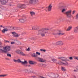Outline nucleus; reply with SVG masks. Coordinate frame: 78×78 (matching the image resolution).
<instances>
[{
	"label": "nucleus",
	"instance_id": "25",
	"mask_svg": "<svg viewBox=\"0 0 78 78\" xmlns=\"http://www.w3.org/2000/svg\"><path fill=\"white\" fill-rule=\"evenodd\" d=\"M6 76V75L5 74V75H0V77H4L5 76Z\"/></svg>",
	"mask_w": 78,
	"mask_h": 78
},
{
	"label": "nucleus",
	"instance_id": "42",
	"mask_svg": "<svg viewBox=\"0 0 78 78\" xmlns=\"http://www.w3.org/2000/svg\"><path fill=\"white\" fill-rule=\"evenodd\" d=\"M74 59H77V57L74 56L73 57Z\"/></svg>",
	"mask_w": 78,
	"mask_h": 78
},
{
	"label": "nucleus",
	"instance_id": "40",
	"mask_svg": "<svg viewBox=\"0 0 78 78\" xmlns=\"http://www.w3.org/2000/svg\"><path fill=\"white\" fill-rule=\"evenodd\" d=\"M15 44V42H11V44L12 45L13 44Z\"/></svg>",
	"mask_w": 78,
	"mask_h": 78
},
{
	"label": "nucleus",
	"instance_id": "27",
	"mask_svg": "<svg viewBox=\"0 0 78 78\" xmlns=\"http://www.w3.org/2000/svg\"><path fill=\"white\" fill-rule=\"evenodd\" d=\"M52 61H53V62H56L57 61V60L55 58L52 59Z\"/></svg>",
	"mask_w": 78,
	"mask_h": 78
},
{
	"label": "nucleus",
	"instance_id": "45",
	"mask_svg": "<svg viewBox=\"0 0 78 78\" xmlns=\"http://www.w3.org/2000/svg\"><path fill=\"white\" fill-rule=\"evenodd\" d=\"M5 42H8V43H9V41H5Z\"/></svg>",
	"mask_w": 78,
	"mask_h": 78
},
{
	"label": "nucleus",
	"instance_id": "31",
	"mask_svg": "<svg viewBox=\"0 0 78 78\" xmlns=\"http://www.w3.org/2000/svg\"><path fill=\"white\" fill-rule=\"evenodd\" d=\"M30 50V48H28L27 49H26V51H29Z\"/></svg>",
	"mask_w": 78,
	"mask_h": 78
},
{
	"label": "nucleus",
	"instance_id": "2",
	"mask_svg": "<svg viewBox=\"0 0 78 78\" xmlns=\"http://www.w3.org/2000/svg\"><path fill=\"white\" fill-rule=\"evenodd\" d=\"M71 12H72V10H69L66 12L65 14L67 17H68V18L73 17V16L71 14Z\"/></svg>",
	"mask_w": 78,
	"mask_h": 78
},
{
	"label": "nucleus",
	"instance_id": "34",
	"mask_svg": "<svg viewBox=\"0 0 78 78\" xmlns=\"http://www.w3.org/2000/svg\"><path fill=\"white\" fill-rule=\"evenodd\" d=\"M12 29L14 30H16L17 29V27H13Z\"/></svg>",
	"mask_w": 78,
	"mask_h": 78
},
{
	"label": "nucleus",
	"instance_id": "18",
	"mask_svg": "<svg viewBox=\"0 0 78 78\" xmlns=\"http://www.w3.org/2000/svg\"><path fill=\"white\" fill-rule=\"evenodd\" d=\"M20 55H21L22 56H26V55L24 54V53L22 51H21Z\"/></svg>",
	"mask_w": 78,
	"mask_h": 78
},
{
	"label": "nucleus",
	"instance_id": "51",
	"mask_svg": "<svg viewBox=\"0 0 78 78\" xmlns=\"http://www.w3.org/2000/svg\"><path fill=\"white\" fill-rule=\"evenodd\" d=\"M1 44H2V42H0V45H1Z\"/></svg>",
	"mask_w": 78,
	"mask_h": 78
},
{
	"label": "nucleus",
	"instance_id": "43",
	"mask_svg": "<svg viewBox=\"0 0 78 78\" xmlns=\"http://www.w3.org/2000/svg\"><path fill=\"white\" fill-rule=\"evenodd\" d=\"M13 60L14 61V62H17V60L13 59Z\"/></svg>",
	"mask_w": 78,
	"mask_h": 78
},
{
	"label": "nucleus",
	"instance_id": "3",
	"mask_svg": "<svg viewBox=\"0 0 78 78\" xmlns=\"http://www.w3.org/2000/svg\"><path fill=\"white\" fill-rule=\"evenodd\" d=\"M38 33H40L41 34V35L42 37L45 36V34L46 33H47V30L45 29H42L41 30H40L38 31Z\"/></svg>",
	"mask_w": 78,
	"mask_h": 78
},
{
	"label": "nucleus",
	"instance_id": "26",
	"mask_svg": "<svg viewBox=\"0 0 78 78\" xmlns=\"http://www.w3.org/2000/svg\"><path fill=\"white\" fill-rule=\"evenodd\" d=\"M40 51H44V52H45L46 51V50L45 49H40Z\"/></svg>",
	"mask_w": 78,
	"mask_h": 78
},
{
	"label": "nucleus",
	"instance_id": "50",
	"mask_svg": "<svg viewBox=\"0 0 78 78\" xmlns=\"http://www.w3.org/2000/svg\"><path fill=\"white\" fill-rule=\"evenodd\" d=\"M77 60H78V57H77Z\"/></svg>",
	"mask_w": 78,
	"mask_h": 78
},
{
	"label": "nucleus",
	"instance_id": "14",
	"mask_svg": "<svg viewBox=\"0 0 78 78\" xmlns=\"http://www.w3.org/2000/svg\"><path fill=\"white\" fill-rule=\"evenodd\" d=\"M8 31V29H7V28H5L2 30V33H5V32Z\"/></svg>",
	"mask_w": 78,
	"mask_h": 78
},
{
	"label": "nucleus",
	"instance_id": "39",
	"mask_svg": "<svg viewBox=\"0 0 78 78\" xmlns=\"http://www.w3.org/2000/svg\"><path fill=\"white\" fill-rule=\"evenodd\" d=\"M69 59L70 60H72L73 59V57H69Z\"/></svg>",
	"mask_w": 78,
	"mask_h": 78
},
{
	"label": "nucleus",
	"instance_id": "7",
	"mask_svg": "<svg viewBox=\"0 0 78 78\" xmlns=\"http://www.w3.org/2000/svg\"><path fill=\"white\" fill-rule=\"evenodd\" d=\"M58 59H61L62 61H66L67 60V58L66 57H58Z\"/></svg>",
	"mask_w": 78,
	"mask_h": 78
},
{
	"label": "nucleus",
	"instance_id": "30",
	"mask_svg": "<svg viewBox=\"0 0 78 78\" xmlns=\"http://www.w3.org/2000/svg\"><path fill=\"white\" fill-rule=\"evenodd\" d=\"M7 56H9V57H11V55L9 54H7Z\"/></svg>",
	"mask_w": 78,
	"mask_h": 78
},
{
	"label": "nucleus",
	"instance_id": "32",
	"mask_svg": "<svg viewBox=\"0 0 78 78\" xmlns=\"http://www.w3.org/2000/svg\"><path fill=\"white\" fill-rule=\"evenodd\" d=\"M36 54L37 55H41V53H39V52H36Z\"/></svg>",
	"mask_w": 78,
	"mask_h": 78
},
{
	"label": "nucleus",
	"instance_id": "41",
	"mask_svg": "<svg viewBox=\"0 0 78 78\" xmlns=\"http://www.w3.org/2000/svg\"><path fill=\"white\" fill-rule=\"evenodd\" d=\"M75 12H76V11L75 10L73 11L72 14L73 15L74 14H75Z\"/></svg>",
	"mask_w": 78,
	"mask_h": 78
},
{
	"label": "nucleus",
	"instance_id": "13",
	"mask_svg": "<svg viewBox=\"0 0 78 78\" xmlns=\"http://www.w3.org/2000/svg\"><path fill=\"white\" fill-rule=\"evenodd\" d=\"M38 27L37 26H33L32 27V30H37Z\"/></svg>",
	"mask_w": 78,
	"mask_h": 78
},
{
	"label": "nucleus",
	"instance_id": "6",
	"mask_svg": "<svg viewBox=\"0 0 78 78\" xmlns=\"http://www.w3.org/2000/svg\"><path fill=\"white\" fill-rule=\"evenodd\" d=\"M0 2H1L2 5H6L8 3V0H0Z\"/></svg>",
	"mask_w": 78,
	"mask_h": 78
},
{
	"label": "nucleus",
	"instance_id": "48",
	"mask_svg": "<svg viewBox=\"0 0 78 78\" xmlns=\"http://www.w3.org/2000/svg\"><path fill=\"white\" fill-rule=\"evenodd\" d=\"M74 72H76V70H74Z\"/></svg>",
	"mask_w": 78,
	"mask_h": 78
},
{
	"label": "nucleus",
	"instance_id": "4",
	"mask_svg": "<svg viewBox=\"0 0 78 78\" xmlns=\"http://www.w3.org/2000/svg\"><path fill=\"white\" fill-rule=\"evenodd\" d=\"M18 8L20 9H23L26 8V5H25L19 4L18 5Z\"/></svg>",
	"mask_w": 78,
	"mask_h": 78
},
{
	"label": "nucleus",
	"instance_id": "8",
	"mask_svg": "<svg viewBox=\"0 0 78 78\" xmlns=\"http://www.w3.org/2000/svg\"><path fill=\"white\" fill-rule=\"evenodd\" d=\"M12 34H13V36L15 37H17L19 36V35L15 32H12Z\"/></svg>",
	"mask_w": 78,
	"mask_h": 78
},
{
	"label": "nucleus",
	"instance_id": "38",
	"mask_svg": "<svg viewBox=\"0 0 78 78\" xmlns=\"http://www.w3.org/2000/svg\"><path fill=\"white\" fill-rule=\"evenodd\" d=\"M58 76H59V75H58V74H57L56 75L55 78H58Z\"/></svg>",
	"mask_w": 78,
	"mask_h": 78
},
{
	"label": "nucleus",
	"instance_id": "44",
	"mask_svg": "<svg viewBox=\"0 0 78 78\" xmlns=\"http://www.w3.org/2000/svg\"><path fill=\"white\" fill-rule=\"evenodd\" d=\"M32 77L33 78H36V77L35 76H32Z\"/></svg>",
	"mask_w": 78,
	"mask_h": 78
},
{
	"label": "nucleus",
	"instance_id": "19",
	"mask_svg": "<svg viewBox=\"0 0 78 78\" xmlns=\"http://www.w3.org/2000/svg\"><path fill=\"white\" fill-rule=\"evenodd\" d=\"M61 69L62 71L66 72V69H65V67L62 66L61 67Z\"/></svg>",
	"mask_w": 78,
	"mask_h": 78
},
{
	"label": "nucleus",
	"instance_id": "20",
	"mask_svg": "<svg viewBox=\"0 0 78 78\" xmlns=\"http://www.w3.org/2000/svg\"><path fill=\"white\" fill-rule=\"evenodd\" d=\"M32 56L33 57H37L38 56L36 54L33 53L32 54Z\"/></svg>",
	"mask_w": 78,
	"mask_h": 78
},
{
	"label": "nucleus",
	"instance_id": "21",
	"mask_svg": "<svg viewBox=\"0 0 78 78\" xmlns=\"http://www.w3.org/2000/svg\"><path fill=\"white\" fill-rule=\"evenodd\" d=\"M29 62L30 64H31V65L34 64V62L33 61H29Z\"/></svg>",
	"mask_w": 78,
	"mask_h": 78
},
{
	"label": "nucleus",
	"instance_id": "12",
	"mask_svg": "<svg viewBox=\"0 0 78 78\" xmlns=\"http://www.w3.org/2000/svg\"><path fill=\"white\" fill-rule=\"evenodd\" d=\"M51 8H52V6L50 4L48 7V11H51Z\"/></svg>",
	"mask_w": 78,
	"mask_h": 78
},
{
	"label": "nucleus",
	"instance_id": "52",
	"mask_svg": "<svg viewBox=\"0 0 78 78\" xmlns=\"http://www.w3.org/2000/svg\"><path fill=\"white\" fill-rule=\"evenodd\" d=\"M32 40H35V39H34V38H33V39H32Z\"/></svg>",
	"mask_w": 78,
	"mask_h": 78
},
{
	"label": "nucleus",
	"instance_id": "37",
	"mask_svg": "<svg viewBox=\"0 0 78 78\" xmlns=\"http://www.w3.org/2000/svg\"><path fill=\"white\" fill-rule=\"evenodd\" d=\"M65 11H66V9H62V12H64Z\"/></svg>",
	"mask_w": 78,
	"mask_h": 78
},
{
	"label": "nucleus",
	"instance_id": "53",
	"mask_svg": "<svg viewBox=\"0 0 78 78\" xmlns=\"http://www.w3.org/2000/svg\"><path fill=\"white\" fill-rule=\"evenodd\" d=\"M14 41H16V40H14Z\"/></svg>",
	"mask_w": 78,
	"mask_h": 78
},
{
	"label": "nucleus",
	"instance_id": "24",
	"mask_svg": "<svg viewBox=\"0 0 78 78\" xmlns=\"http://www.w3.org/2000/svg\"><path fill=\"white\" fill-rule=\"evenodd\" d=\"M71 28H72V27H69L68 28V29H67V31H69V30H71Z\"/></svg>",
	"mask_w": 78,
	"mask_h": 78
},
{
	"label": "nucleus",
	"instance_id": "16",
	"mask_svg": "<svg viewBox=\"0 0 78 78\" xmlns=\"http://www.w3.org/2000/svg\"><path fill=\"white\" fill-rule=\"evenodd\" d=\"M15 51L17 53V54H18V55H20L21 52V51L20 50H17Z\"/></svg>",
	"mask_w": 78,
	"mask_h": 78
},
{
	"label": "nucleus",
	"instance_id": "15",
	"mask_svg": "<svg viewBox=\"0 0 78 78\" xmlns=\"http://www.w3.org/2000/svg\"><path fill=\"white\" fill-rule=\"evenodd\" d=\"M78 26L77 27H76V28H75L74 29V31L75 32V33H78Z\"/></svg>",
	"mask_w": 78,
	"mask_h": 78
},
{
	"label": "nucleus",
	"instance_id": "17",
	"mask_svg": "<svg viewBox=\"0 0 78 78\" xmlns=\"http://www.w3.org/2000/svg\"><path fill=\"white\" fill-rule=\"evenodd\" d=\"M30 14L31 16H35V12H30Z\"/></svg>",
	"mask_w": 78,
	"mask_h": 78
},
{
	"label": "nucleus",
	"instance_id": "29",
	"mask_svg": "<svg viewBox=\"0 0 78 78\" xmlns=\"http://www.w3.org/2000/svg\"><path fill=\"white\" fill-rule=\"evenodd\" d=\"M17 62H22V61H20V59H18L17 60Z\"/></svg>",
	"mask_w": 78,
	"mask_h": 78
},
{
	"label": "nucleus",
	"instance_id": "10",
	"mask_svg": "<svg viewBox=\"0 0 78 78\" xmlns=\"http://www.w3.org/2000/svg\"><path fill=\"white\" fill-rule=\"evenodd\" d=\"M57 34H58V35H61L62 36V35H64V34H65V33H61V31L60 30H57Z\"/></svg>",
	"mask_w": 78,
	"mask_h": 78
},
{
	"label": "nucleus",
	"instance_id": "46",
	"mask_svg": "<svg viewBox=\"0 0 78 78\" xmlns=\"http://www.w3.org/2000/svg\"><path fill=\"white\" fill-rule=\"evenodd\" d=\"M2 7V5H0V8H1Z\"/></svg>",
	"mask_w": 78,
	"mask_h": 78
},
{
	"label": "nucleus",
	"instance_id": "22",
	"mask_svg": "<svg viewBox=\"0 0 78 78\" xmlns=\"http://www.w3.org/2000/svg\"><path fill=\"white\" fill-rule=\"evenodd\" d=\"M34 2V0H30L29 1V3L30 4H33V3Z\"/></svg>",
	"mask_w": 78,
	"mask_h": 78
},
{
	"label": "nucleus",
	"instance_id": "35",
	"mask_svg": "<svg viewBox=\"0 0 78 78\" xmlns=\"http://www.w3.org/2000/svg\"><path fill=\"white\" fill-rule=\"evenodd\" d=\"M76 19H78V13H77L76 16Z\"/></svg>",
	"mask_w": 78,
	"mask_h": 78
},
{
	"label": "nucleus",
	"instance_id": "47",
	"mask_svg": "<svg viewBox=\"0 0 78 78\" xmlns=\"http://www.w3.org/2000/svg\"><path fill=\"white\" fill-rule=\"evenodd\" d=\"M73 77H74V78H76V76H73Z\"/></svg>",
	"mask_w": 78,
	"mask_h": 78
},
{
	"label": "nucleus",
	"instance_id": "49",
	"mask_svg": "<svg viewBox=\"0 0 78 78\" xmlns=\"http://www.w3.org/2000/svg\"><path fill=\"white\" fill-rule=\"evenodd\" d=\"M0 27H3V26L2 25H1Z\"/></svg>",
	"mask_w": 78,
	"mask_h": 78
},
{
	"label": "nucleus",
	"instance_id": "5",
	"mask_svg": "<svg viewBox=\"0 0 78 78\" xmlns=\"http://www.w3.org/2000/svg\"><path fill=\"white\" fill-rule=\"evenodd\" d=\"M21 63L22 64H23L25 67H30V65H25L28 64L27 61H25L24 62H21Z\"/></svg>",
	"mask_w": 78,
	"mask_h": 78
},
{
	"label": "nucleus",
	"instance_id": "28",
	"mask_svg": "<svg viewBox=\"0 0 78 78\" xmlns=\"http://www.w3.org/2000/svg\"><path fill=\"white\" fill-rule=\"evenodd\" d=\"M59 43H60V45H63V42H62L61 41H59Z\"/></svg>",
	"mask_w": 78,
	"mask_h": 78
},
{
	"label": "nucleus",
	"instance_id": "9",
	"mask_svg": "<svg viewBox=\"0 0 78 78\" xmlns=\"http://www.w3.org/2000/svg\"><path fill=\"white\" fill-rule=\"evenodd\" d=\"M26 20H26V17H23L22 19H21L19 20V21H20V22H21V23H23V22L26 21Z\"/></svg>",
	"mask_w": 78,
	"mask_h": 78
},
{
	"label": "nucleus",
	"instance_id": "23",
	"mask_svg": "<svg viewBox=\"0 0 78 78\" xmlns=\"http://www.w3.org/2000/svg\"><path fill=\"white\" fill-rule=\"evenodd\" d=\"M64 63L62 61H59L58 62V64H59L60 65H62L63 64H64Z\"/></svg>",
	"mask_w": 78,
	"mask_h": 78
},
{
	"label": "nucleus",
	"instance_id": "33",
	"mask_svg": "<svg viewBox=\"0 0 78 78\" xmlns=\"http://www.w3.org/2000/svg\"><path fill=\"white\" fill-rule=\"evenodd\" d=\"M56 44L57 45H60V43H59V41H58V42H57L56 43Z\"/></svg>",
	"mask_w": 78,
	"mask_h": 78
},
{
	"label": "nucleus",
	"instance_id": "1",
	"mask_svg": "<svg viewBox=\"0 0 78 78\" xmlns=\"http://www.w3.org/2000/svg\"><path fill=\"white\" fill-rule=\"evenodd\" d=\"M4 50L0 49V52L3 53H8V51H10L11 47L9 46H6L3 47Z\"/></svg>",
	"mask_w": 78,
	"mask_h": 78
},
{
	"label": "nucleus",
	"instance_id": "36",
	"mask_svg": "<svg viewBox=\"0 0 78 78\" xmlns=\"http://www.w3.org/2000/svg\"><path fill=\"white\" fill-rule=\"evenodd\" d=\"M68 62H66V63H64V65H68Z\"/></svg>",
	"mask_w": 78,
	"mask_h": 78
},
{
	"label": "nucleus",
	"instance_id": "11",
	"mask_svg": "<svg viewBox=\"0 0 78 78\" xmlns=\"http://www.w3.org/2000/svg\"><path fill=\"white\" fill-rule=\"evenodd\" d=\"M37 59H38V60L39 62H44L45 61V60H44L43 59L41 58H37Z\"/></svg>",
	"mask_w": 78,
	"mask_h": 78
}]
</instances>
